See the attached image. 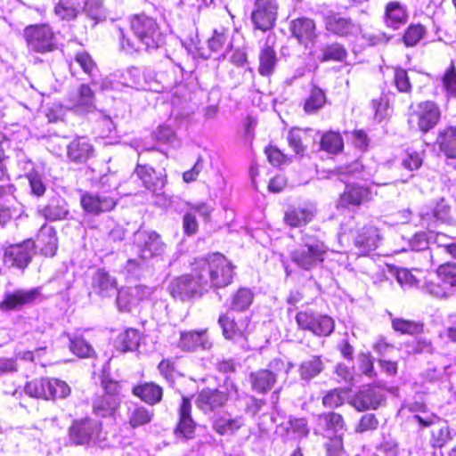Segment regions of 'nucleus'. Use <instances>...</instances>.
<instances>
[{"label":"nucleus","instance_id":"36","mask_svg":"<svg viewBox=\"0 0 456 456\" xmlns=\"http://www.w3.org/2000/svg\"><path fill=\"white\" fill-rule=\"evenodd\" d=\"M313 207L289 208L284 215L285 223L290 227H299L308 224L314 216Z\"/></svg>","mask_w":456,"mask_h":456},{"label":"nucleus","instance_id":"42","mask_svg":"<svg viewBox=\"0 0 456 456\" xmlns=\"http://www.w3.org/2000/svg\"><path fill=\"white\" fill-rule=\"evenodd\" d=\"M258 72L261 76H270L273 73L277 65V55L270 45L264 46L259 53Z\"/></svg>","mask_w":456,"mask_h":456},{"label":"nucleus","instance_id":"18","mask_svg":"<svg viewBox=\"0 0 456 456\" xmlns=\"http://www.w3.org/2000/svg\"><path fill=\"white\" fill-rule=\"evenodd\" d=\"M325 24L327 30L339 37H355L362 30L360 24L340 14L327 16Z\"/></svg>","mask_w":456,"mask_h":456},{"label":"nucleus","instance_id":"3","mask_svg":"<svg viewBox=\"0 0 456 456\" xmlns=\"http://www.w3.org/2000/svg\"><path fill=\"white\" fill-rule=\"evenodd\" d=\"M328 247L317 236L308 232L302 236V243L291 252V260L304 270H311L322 264Z\"/></svg>","mask_w":456,"mask_h":456},{"label":"nucleus","instance_id":"11","mask_svg":"<svg viewBox=\"0 0 456 456\" xmlns=\"http://www.w3.org/2000/svg\"><path fill=\"white\" fill-rule=\"evenodd\" d=\"M278 5L274 0H256L251 15L255 28L262 31L272 28L277 17Z\"/></svg>","mask_w":456,"mask_h":456},{"label":"nucleus","instance_id":"4","mask_svg":"<svg viewBox=\"0 0 456 456\" xmlns=\"http://www.w3.org/2000/svg\"><path fill=\"white\" fill-rule=\"evenodd\" d=\"M23 37L28 52L44 54L57 49V37L49 24L27 26L23 29Z\"/></svg>","mask_w":456,"mask_h":456},{"label":"nucleus","instance_id":"46","mask_svg":"<svg viewBox=\"0 0 456 456\" xmlns=\"http://www.w3.org/2000/svg\"><path fill=\"white\" fill-rule=\"evenodd\" d=\"M46 387L47 400L66 398L71 391L65 381L58 379H47Z\"/></svg>","mask_w":456,"mask_h":456},{"label":"nucleus","instance_id":"24","mask_svg":"<svg viewBox=\"0 0 456 456\" xmlns=\"http://www.w3.org/2000/svg\"><path fill=\"white\" fill-rule=\"evenodd\" d=\"M151 295V289L146 286L121 289L118 291L117 305L121 311H130L132 306Z\"/></svg>","mask_w":456,"mask_h":456},{"label":"nucleus","instance_id":"16","mask_svg":"<svg viewBox=\"0 0 456 456\" xmlns=\"http://www.w3.org/2000/svg\"><path fill=\"white\" fill-rule=\"evenodd\" d=\"M35 242L28 240L20 244L11 245L4 253V261L7 265L18 268H25L31 261L34 254Z\"/></svg>","mask_w":456,"mask_h":456},{"label":"nucleus","instance_id":"25","mask_svg":"<svg viewBox=\"0 0 456 456\" xmlns=\"http://www.w3.org/2000/svg\"><path fill=\"white\" fill-rule=\"evenodd\" d=\"M382 235L379 230L373 225H365L357 230L354 236V245L362 254L376 249L380 244Z\"/></svg>","mask_w":456,"mask_h":456},{"label":"nucleus","instance_id":"32","mask_svg":"<svg viewBox=\"0 0 456 456\" xmlns=\"http://www.w3.org/2000/svg\"><path fill=\"white\" fill-rule=\"evenodd\" d=\"M436 144L439 151L449 159L456 158V126H446L439 129Z\"/></svg>","mask_w":456,"mask_h":456},{"label":"nucleus","instance_id":"60","mask_svg":"<svg viewBox=\"0 0 456 456\" xmlns=\"http://www.w3.org/2000/svg\"><path fill=\"white\" fill-rule=\"evenodd\" d=\"M426 28L419 24L411 25L404 33L403 42L407 46H414L424 37Z\"/></svg>","mask_w":456,"mask_h":456},{"label":"nucleus","instance_id":"58","mask_svg":"<svg viewBox=\"0 0 456 456\" xmlns=\"http://www.w3.org/2000/svg\"><path fill=\"white\" fill-rule=\"evenodd\" d=\"M442 81L447 96L456 98V71L453 62L446 69Z\"/></svg>","mask_w":456,"mask_h":456},{"label":"nucleus","instance_id":"63","mask_svg":"<svg viewBox=\"0 0 456 456\" xmlns=\"http://www.w3.org/2000/svg\"><path fill=\"white\" fill-rule=\"evenodd\" d=\"M398 283L403 288L419 287V281L415 277L411 270L406 268H399L395 273Z\"/></svg>","mask_w":456,"mask_h":456},{"label":"nucleus","instance_id":"39","mask_svg":"<svg viewBox=\"0 0 456 456\" xmlns=\"http://www.w3.org/2000/svg\"><path fill=\"white\" fill-rule=\"evenodd\" d=\"M39 212L46 220L57 221L64 219L69 214V209L65 200L53 198Z\"/></svg>","mask_w":456,"mask_h":456},{"label":"nucleus","instance_id":"62","mask_svg":"<svg viewBox=\"0 0 456 456\" xmlns=\"http://www.w3.org/2000/svg\"><path fill=\"white\" fill-rule=\"evenodd\" d=\"M394 80L398 91L402 93H409L411 91V77L405 69L396 68L394 72Z\"/></svg>","mask_w":456,"mask_h":456},{"label":"nucleus","instance_id":"35","mask_svg":"<svg viewBox=\"0 0 456 456\" xmlns=\"http://www.w3.org/2000/svg\"><path fill=\"white\" fill-rule=\"evenodd\" d=\"M408 12L406 6L398 1L389 2L386 6V24L395 29L406 23Z\"/></svg>","mask_w":456,"mask_h":456},{"label":"nucleus","instance_id":"45","mask_svg":"<svg viewBox=\"0 0 456 456\" xmlns=\"http://www.w3.org/2000/svg\"><path fill=\"white\" fill-rule=\"evenodd\" d=\"M437 280L445 286L447 290L452 293V289L456 287V265L444 264L436 269Z\"/></svg>","mask_w":456,"mask_h":456},{"label":"nucleus","instance_id":"10","mask_svg":"<svg viewBox=\"0 0 456 456\" xmlns=\"http://www.w3.org/2000/svg\"><path fill=\"white\" fill-rule=\"evenodd\" d=\"M134 243L142 260L160 256L165 251V244L154 231L138 230L134 233Z\"/></svg>","mask_w":456,"mask_h":456},{"label":"nucleus","instance_id":"40","mask_svg":"<svg viewBox=\"0 0 456 456\" xmlns=\"http://www.w3.org/2000/svg\"><path fill=\"white\" fill-rule=\"evenodd\" d=\"M133 393L143 402L151 405L159 403L163 395L162 388L152 382H146L134 387Z\"/></svg>","mask_w":456,"mask_h":456},{"label":"nucleus","instance_id":"20","mask_svg":"<svg viewBox=\"0 0 456 456\" xmlns=\"http://www.w3.org/2000/svg\"><path fill=\"white\" fill-rule=\"evenodd\" d=\"M177 346L185 352H193L198 349L208 350L212 346L207 330H183L180 332Z\"/></svg>","mask_w":456,"mask_h":456},{"label":"nucleus","instance_id":"33","mask_svg":"<svg viewBox=\"0 0 456 456\" xmlns=\"http://www.w3.org/2000/svg\"><path fill=\"white\" fill-rule=\"evenodd\" d=\"M191 405L188 398L183 397L179 409V423L176 428V434L184 438H191L195 429V423L191 416Z\"/></svg>","mask_w":456,"mask_h":456},{"label":"nucleus","instance_id":"22","mask_svg":"<svg viewBox=\"0 0 456 456\" xmlns=\"http://www.w3.org/2000/svg\"><path fill=\"white\" fill-rule=\"evenodd\" d=\"M429 239L426 232H417L409 241L411 250L420 252L416 256L420 262V266L415 268V271L428 269L434 264V253L428 248Z\"/></svg>","mask_w":456,"mask_h":456},{"label":"nucleus","instance_id":"43","mask_svg":"<svg viewBox=\"0 0 456 456\" xmlns=\"http://www.w3.org/2000/svg\"><path fill=\"white\" fill-rule=\"evenodd\" d=\"M80 12V4L77 0H59L54 6V14L60 20H72Z\"/></svg>","mask_w":456,"mask_h":456},{"label":"nucleus","instance_id":"55","mask_svg":"<svg viewBox=\"0 0 456 456\" xmlns=\"http://www.w3.org/2000/svg\"><path fill=\"white\" fill-rule=\"evenodd\" d=\"M392 327L395 331L409 335L419 333L423 328L422 324L419 322L407 321L401 318L393 319Z\"/></svg>","mask_w":456,"mask_h":456},{"label":"nucleus","instance_id":"54","mask_svg":"<svg viewBox=\"0 0 456 456\" xmlns=\"http://www.w3.org/2000/svg\"><path fill=\"white\" fill-rule=\"evenodd\" d=\"M69 341L70 351L78 357H90L94 354V349L91 346V345L87 341H86L82 337H70Z\"/></svg>","mask_w":456,"mask_h":456},{"label":"nucleus","instance_id":"29","mask_svg":"<svg viewBox=\"0 0 456 456\" xmlns=\"http://www.w3.org/2000/svg\"><path fill=\"white\" fill-rule=\"evenodd\" d=\"M135 174L142 180L145 188L153 193H158L165 186V175L161 172L157 173L151 167L137 165Z\"/></svg>","mask_w":456,"mask_h":456},{"label":"nucleus","instance_id":"2","mask_svg":"<svg viewBox=\"0 0 456 456\" xmlns=\"http://www.w3.org/2000/svg\"><path fill=\"white\" fill-rule=\"evenodd\" d=\"M131 28L138 40V45L126 38L120 30V45L124 51L132 53L143 48L146 51L156 50L165 44V36L160 31L157 21L149 16L140 14L131 20Z\"/></svg>","mask_w":456,"mask_h":456},{"label":"nucleus","instance_id":"5","mask_svg":"<svg viewBox=\"0 0 456 456\" xmlns=\"http://www.w3.org/2000/svg\"><path fill=\"white\" fill-rule=\"evenodd\" d=\"M440 117L439 107L434 102L425 101L411 106L408 121L421 132L428 133L437 125Z\"/></svg>","mask_w":456,"mask_h":456},{"label":"nucleus","instance_id":"37","mask_svg":"<svg viewBox=\"0 0 456 456\" xmlns=\"http://www.w3.org/2000/svg\"><path fill=\"white\" fill-rule=\"evenodd\" d=\"M290 29L299 43L307 45L314 37L315 25L310 19L300 18L291 22Z\"/></svg>","mask_w":456,"mask_h":456},{"label":"nucleus","instance_id":"61","mask_svg":"<svg viewBox=\"0 0 456 456\" xmlns=\"http://www.w3.org/2000/svg\"><path fill=\"white\" fill-rule=\"evenodd\" d=\"M154 136L157 141L163 143L175 144L177 137L175 130L169 125H161L154 131Z\"/></svg>","mask_w":456,"mask_h":456},{"label":"nucleus","instance_id":"7","mask_svg":"<svg viewBox=\"0 0 456 456\" xmlns=\"http://www.w3.org/2000/svg\"><path fill=\"white\" fill-rule=\"evenodd\" d=\"M200 276L193 273L192 262L191 273L174 279L168 285V290L175 299L189 300L196 296H200L203 291H206L203 284H200Z\"/></svg>","mask_w":456,"mask_h":456},{"label":"nucleus","instance_id":"12","mask_svg":"<svg viewBox=\"0 0 456 456\" xmlns=\"http://www.w3.org/2000/svg\"><path fill=\"white\" fill-rule=\"evenodd\" d=\"M101 424L86 418L76 420L69 428L70 440L76 444H85L100 438Z\"/></svg>","mask_w":456,"mask_h":456},{"label":"nucleus","instance_id":"23","mask_svg":"<svg viewBox=\"0 0 456 456\" xmlns=\"http://www.w3.org/2000/svg\"><path fill=\"white\" fill-rule=\"evenodd\" d=\"M38 296L39 290L37 289H17L12 293H6L0 304V309L3 311L20 310L24 305L33 303Z\"/></svg>","mask_w":456,"mask_h":456},{"label":"nucleus","instance_id":"52","mask_svg":"<svg viewBox=\"0 0 456 456\" xmlns=\"http://www.w3.org/2000/svg\"><path fill=\"white\" fill-rule=\"evenodd\" d=\"M326 98L322 90L314 87L309 97L305 100L304 109L306 113L312 114L321 109L325 103Z\"/></svg>","mask_w":456,"mask_h":456},{"label":"nucleus","instance_id":"31","mask_svg":"<svg viewBox=\"0 0 456 456\" xmlns=\"http://www.w3.org/2000/svg\"><path fill=\"white\" fill-rule=\"evenodd\" d=\"M244 425L242 416H232L224 412L216 417L213 422L214 430L221 436H231L238 431Z\"/></svg>","mask_w":456,"mask_h":456},{"label":"nucleus","instance_id":"50","mask_svg":"<svg viewBox=\"0 0 456 456\" xmlns=\"http://www.w3.org/2000/svg\"><path fill=\"white\" fill-rule=\"evenodd\" d=\"M419 288L428 295L436 298H446L452 295V292L447 290L445 286L438 281L432 279H426Z\"/></svg>","mask_w":456,"mask_h":456},{"label":"nucleus","instance_id":"28","mask_svg":"<svg viewBox=\"0 0 456 456\" xmlns=\"http://www.w3.org/2000/svg\"><path fill=\"white\" fill-rule=\"evenodd\" d=\"M419 216L421 224L426 225L428 228H432L436 221H441L443 223H451L452 221L451 206L444 199H440L436 203L431 213L428 209L421 210Z\"/></svg>","mask_w":456,"mask_h":456},{"label":"nucleus","instance_id":"26","mask_svg":"<svg viewBox=\"0 0 456 456\" xmlns=\"http://www.w3.org/2000/svg\"><path fill=\"white\" fill-rule=\"evenodd\" d=\"M372 198L370 190L356 184H346L343 194L340 196L338 207L360 206L370 201Z\"/></svg>","mask_w":456,"mask_h":456},{"label":"nucleus","instance_id":"34","mask_svg":"<svg viewBox=\"0 0 456 456\" xmlns=\"http://www.w3.org/2000/svg\"><path fill=\"white\" fill-rule=\"evenodd\" d=\"M37 247L40 248L41 252L45 256H54L58 247V240L54 228L46 224L42 225L37 233Z\"/></svg>","mask_w":456,"mask_h":456},{"label":"nucleus","instance_id":"15","mask_svg":"<svg viewBox=\"0 0 456 456\" xmlns=\"http://www.w3.org/2000/svg\"><path fill=\"white\" fill-rule=\"evenodd\" d=\"M68 108L77 114H87L95 110V96L88 85H81L77 91L70 94L68 99Z\"/></svg>","mask_w":456,"mask_h":456},{"label":"nucleus","instance_id":"21","mask_svg":"<svg viewBox=\"0 0 456 456\" xmlns=\"http://www.w3.org/2000/svg\"><path fill=\"white\" fill-rule=\"evenodd\" d=\"M344 428L343 417L338 413L330 411L316 417L314 433L315 435H322L324 437H330L338 436V433L344 430Z\"/></svg>","mask_w":456,"mask_h":456},{"label":"nucleus","instance_id":"48","mask_svg":"<svg viewBox=\"0 0 456 456\" xmlns=\"http://www.w3.org/2000/svg\"><path fill=\"white\" fill-rule=\"evenodd\" d=\"M451 438V433L447 422L440 419L438 422L434 425L432 429L431 443L433 446L442 447L450 441Z\"/></svg>","mask_w":456,"mask_h":456},{"label":"nucleus","instance_id":"6","mask_svg":"<svg viewBox=\"0 0 456 456\" xmlns=\"http://www.w3.org/2000/svg\"><path fill=\"white\" fill-rule=\"evenodd\" d=\"M296 322L301 330H309L315 336L328 337L335 328L334 320L311 309L300 311L296 314Z\"/></svg>","mask_w":456,"mask_h":456},{"label":"nucleus","instance_id":"53","mask_svg":"<svg viewBox=\"0 0 456 456\" xmlns=\"http://www.w3.org/2000/svg\"><path fill=\"white\" fill-rule=\"evenodd\" d=\"M322 57L320 58L322 61H341L346 56V51L343 45L335 43L323 46L322 49Z\"/></svg>","mask_w":456,"mask_h":456},{"label":"nucleus","instance_id":"44","mask_svg":"<svg viewBox=\"0 0 456 456\" xmlns=\"http://www.w3.org/2000/svg\"><path fill=\"white\" fill-rule=\"evenodd\" d=\"M324 369V363L320 356H312L299 366V374L302 379L310 380L319 375Z\"/></svg>","mask_w":456,"mask_h":456},{"label":"nucleus","instance_id":"9","mask_svg":"<svg viewBox=\"0 0 456 456\" xmlns=\"http://www.w3.org/2000/svg\"><path fill=\"white\" fill-rule=\"evenodd\" d=\"M218 323L226 339L232 340L242 347L245 346L247 336L250 332V320L248 317L235 321L229 313H226L219 316Z\"/></svg>","mask_w":456,"mask_h":456},{"label":"nucleus","instance_id":"17","mask_svg":"<svg viewBox=\"0 0 456 456\" xmlns=\"http://www.w3.org/2000/svg\"><path fill=\"white\" fill-rule=\"evenodd\" d=\"M384 398V394L379 387L368 386L362 387L351 398L350 404L359 411L377 409Z\"/></svg>","mask_w":456,"mask_h":456},{"label":"nucleus","instance_id":"14","mask_svg":"<svg viewBox=\"0 0 456 456\" xmlns=\"http://www.w3.org/2000/svg\"><path fill=\"white\" fill-rule=\"evenodd\" d=\"M226 385H230L231 387V390L228 393L219 389L210 388L200 391L195 401L197 407L205 412L222 407L228 400L232 391L234 393L237 391L235 386L232 382H226Z\"/></svg>","mask_w":456,"mask_h":456},{"label":"nucleus","instance_id":"8","mask_svg":"<svg viewBox=\"0 0 456 456\" xmlns=\"http://www.w3.org/2000/svg\"><path fill=\"white\" fill-rule=\"evenodd\" d=\"M269 367L273 370H260L250 374V382L253 390L265 394L269 391L274 383L278 373L281 370L287 374L293 368V364L289 362H284L281 359L273 360Z\"/></svg>","mask_w":456,"mask_h":456},{"label":"nucleus","instance_id":"30","mask_svg":"<svg viewBox=\"0 0 456 456\" xmlns=\"http://www.w3.org/2000/svg\"><path fill=\"white\" fill-rule=\"evenodd\" d=\"M208 49L200 51L199 54L204 59L213 57L214 54L221 53L224 49L231 47L228 42V29L220 28L214 29L212 36L208 39Z\"/></svg>","mask_w":456,"mask_h":456},{"label":"nucleus","instance_id":"13","mask_svg":"<svg viewBox=\"0 0 456 456\" xmlns=\"http://www.w3.org/2000/svg\"><path fill=\"white\" fill-rule=\"evenodd\" d=\"M80 204L86 213L97 216L111 211L117 201L105 192H84L80 197Z\"/></svg>","mask_w":456,"mask_h":456},{"label":"nucleus","instance_id":"38","mask_svg":"<svg viewBox=\"0 0 456 456\" xmlns=\"http://www.w3.org/2000/svg\"><path fill=\"white\" fill-rule=\"evenodd\" d=\"M93 286L102 297H111L117 293L116 279L104 270H99L94 276Z\"/></svg>","mask_w":456,"mask_h":456},{"label":"nucleus","instance_id":"49","mask_svg":"<svg viewBox=\"0 0 456 456\" xmlns=\"http://www.w3.org/2000/svg\"><path fill=\"white\" fill-rule=\"evenodd\" d=\"M153 416V411L143 407L134 406L129 412V424L132 428H135L140 426L149 423Z\"/></svg>","mask_w":456,"mask_h":456},{"label":"nucleus","instance_id":"57","mask_svg":"<svg viewBox=\"0 0 456 456\" xmlns=\"http://www.w3.org/2000/svg\"><path fill=\"white\" fill-rule=\"evenodd\" d=\"M47 379H34L25 386V393L31 397L43 398L47 400Z\"/></svg>","mask_w":456,"mask_h":456},{"label":"nucleus","instance_id":"1","mask_svg":"<svg viewBox=\"0 0 456 456\" xmlns=\"http://www.w3.org/2000/svg\"><path fill=\"white\" fill-rule=\"evenodd\" d=\"M193 273L200 276V283L208 291L210 288L228 286L233 278L234 266L223 254L216 252L194 259Z\"/></svg>","mask_w":456,"mask_h":456},{"label":"nucleus","instance_id":"27","mask_svg":"<svg viewBox=\"0 0 456 456\" xmlns=\"http://www.w3.org/2000/svg\"><path fill=\"white\" fill-rule=\"evenodd\" d=\"M94 147L86 137H77L67 146V156L74 163H86L94 156Z\"/></svg>","mask_w":456,"mask_h":456},{"label":"nucleus","instance_id":"19","mask_svg":"<svg viewBox=\"0 0 456 456\" xmlns=\"http://www.w3.org/2000/svg\"><path fill=\"white\" fill-rule=\"evenodd\" d=\"M106 393L95 399L94 412L100 417H110L114 415L120 403L118 392V385L111 383L105 387Z\"/></svg>","mask_w":456,"mask_h":456},{"label":"nucleus","instance_id":"59","mask_svg":"<svg viewBox=\"0 0 456 456\" xmlns=\"http://www.w3.org/2000/svg\"><path fill=\"white\" fill-rule=\"evenodd\" d=\"M84 10L86 15L96 22L105 18V12L102 0H86Z\"/></svg>","mask_w":456,"mask_h":456},{"label":"nucleus","instance_id":"51","mask_svg":"<svg viewBox=\"0 0 456 456\" xmlns=\"http://www.w3.org/2000/svg\"><path fill=\"white\" fill-rule=\"evenodd\" d=\"M343 146V139L338 133L328 132L322 136L321 148L329 153H338Z\"/></svg>","mask_w":456,"mask_h":456},{"label":"nucleus","instance_id":"64","mask_svg":"<svg viewBox=\"0 0 456 456\" xmlns=\"http://www.w3.org/2000/svg\"><path fill=\"white\" fill-rule=\"evenodd\" d=\"M422 161L423 158L419 152L409 150L402 159V166L409 171H414L421 167Z\"/></svg>","mask_w":456,"mask_h":456},{"label":"nucleus","instance_id":"56","mask_svg":"<svg viewBox=\"0 0 456 456\" xmlns=\"http://www.w3.org/2000/svg\"><path fill=\"white\" fill-rule=\"evenodd\" d=\"M121 83L124 86L136 89L144 88V85L142 80L141 70L135 67L128 68L126 71L123 72Z\"/></svg>","mask_w":456,"mask_h":456},{"label":"nucleus","instance_id":"41","mask_svg":"<svg viewBox=\"0 0 456 456\" xmlns=\"http://www.w3.org/2000/svg\"><path fill=\"white\" fill-rule=\"evenodd\" d=\"M141 340V335L139 331L135 329H126L125 331L121 332L116 341L115 346L120 352H127L135 350Z\"/></svg>","mask_w":456,"mask_h":456},{"label":"nucleus","instance_id":"47","mask_svg":"<svg viewBox=\"0 0 456 456\" xmlns=\"http://www.w3.org/2000/svg\"><path fill=\"white\" fill-rule=\"evenodd\" d=\"M253 297L254 295L250 289L241 288L232 297L230 307L233 311H244L251 305Z\"/></svg>","mask_w":456,"mask_h":456}]
</instances>
